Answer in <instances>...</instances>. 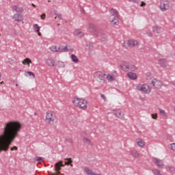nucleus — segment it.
<instances>
[{
  "instance_id": "obj_1",
  "label": "nucleus",
  "mask_w": 175,
  "mask_h": 175,
  "mask_svg": "<svg viewBox=\"0 0 175 175\" xmlns=\"http://www.w3.org/2000/svg\"><path fill=\"white\" fill-rule=\"evenodd\" d=\"M21 131V124L16 121L5 123L3 135H0V152L8 151L12 143L18 137Z\"/></svg>"
},
{
  "instance_id": "obj_2",
  "label": "nucleus",
  "mask_w": 175,
  "mask_h": 175,
  "mask_svg": "<svg viewBox=\"0 0 175 175\" xmlns=\"http://www.w3.org/2000/svg\"><path fill=\"white\" fill-rule=\"evenodd\" d=\"M73 102L77 107H79V109H83V110H85V109H87V103H88V102L85 99L75 97Z\"/></svg>"
},
{
  "instance_id": "obj_3",
  "label": "nucleus",
  "mask_w": 175,
  "mask_h": 175,
  "mask_svg": "<svg viewBox=\"0 0 175 175\" xmlns=\"http://www.w3.org/2000/svg\"><path fill=\"white\" fill-rule=\"evenodd\" d=\"M111 16L109 17L110 23H111L113 25H118V11L115 9H111Z\"/></svg>"
},
{
  "instance_id": "obj_4",
  "label": "nucleus",
  "mask_w": 175,
  "mask_h": 175,
  "mask_svg": "<svg viewBox=\"0 0 175 175\" xmlns=\"http://www.w3.org/2000/svg\"><path fill=\"white\" fill-rule=\"evenodd\" d=\"M55 113L51 111H49L46 113L45 121L47 122V124H49V125L53 126V125H54V121H55Z\"/></svg>"
},
{
  "instance_id": "obj_5",
  "label": "nucleus",
  "mask_w": 175,
  "mask_h": 175,
  "mask_svg": "<svg viewBox=\"0 0 175 175\" xmlns=\"http://www.w3.org/2000/svg\"><path fill=\"white\" fill-rule=\"evenodd\" d=\"M137 90L144 94H150L151 92V87L148 84L138 85H137Z\"/></svg>"
},
{
  "instance_id": "obj_6",
  "label": "nucleus",
  "mask_w": 175,
  "mask_h": 175,
  "mask_svg": "<svg viewBox=\"0 0 175 175\" xmlns=\"http://www.w3.org/2000/svg\"><path fill=\"white\" fill-rule=\"evenodd\" d=\"M106 76V74L105 72L101 71H98L94 72V77L95 79H96L97 81H99V83H102V81H105V77Z\"/></svg>"
},
{
  "instance_id": "obj_7",
  "label": "nucleus",
  "mask_w": 175,
  "mask_h": 175,
  "mask_svg": "<svg viewBox=\"0 0 175 175\" xmlns=\"http://www.w3.org/2000/svg\"><path fill=\"white\" fill-rule=\"evenodd\" d=\"M170 8V4L169 3V1L162 0L160 3V9L161 12H166V10H169Z\"/></svg>"
},
{
  "instance_id": "obj_8",
  "label": "nucleus",
  "mask_w": 175,
  "mask_h": 175,
  "mask_svg": "<svg viewBox=\"0 0 175 175\" xmlns=\"http://www.w3.org/2000/svg\"><path fill=\"white\" fill-rule=\"evenodd\" d=\"M68 51H73V49L70 46L66 45V46H59L57 47V53H68Z\"/></svg>"
},
{
  "instance_id": "obj_9",
  "label": "nucleus",
  "mask_w": 175,
  "mask_h": 175,
  "mask_svg": "<svg viewBox=\"0 0 175 175\" xmlns=\"http://www.w3.org/2000/svg\"><path fill=\"white\" fill-rule=\"evenodd\" d=\"M62 167H65V164H64V161H59L55 164V170L59 174H61V169Z\"/></svg>"
},
{
  "instance_id": "obj_10",
  "label": "nucleus",
  "mask_w": 175,
  "mask_h": 175,
  "mask_svg": "<svg viewBox=\"0 0 175 175\" xmlns=\"http://www.w3.org/2000/svg\"><path fill=\"white\" fill-rule=\"evenodd\" d=\"M96 36H97V38H98L101 42H106L107 40V36H106L105 32H103L102 30H99Z\"/></svg>"
},
{
  "instance_id": "obj_11",
  "label": "nucleus",
  "mask_w": 175,
  "mask_h": 175,
  "mask_svg": "<svg viewBox=\"0 0 175 175\" xmlns=\"http://www.w3.org/2000/svg\"><path fill=\"white\" fill-rule=\"evenodd\" d=\"M88 31L91 33H94L96 36H97L98 32H99V31H98V29L96 28V26L92 23L89 24Z\"/></svg>"
},
{
  "instance_id": "obj_12",
  "label": "nucleus",
  "mask_w": 175,
  "mask_h": 175,
  "mask_svg": "<svg viewBox=\"0 0 175 175\" xmlns=\"http://www.w3.org/2000/svg\"><path fill=\"white\" fill-rule=\"evenodd\" d=\"M151 84L152 85H153V87H154V88H161V87H162V81L154 79V80H152L151 81Z\"/></svg>"
},
{
  "instance_id": "obj_13",
  "label": "nucleus",
  "mask_w": 175,
  "mask_h": 175,
  "mask_svg": "<svg viewBox=\"0 0 175 175\" xmlns=\"http://www.w3.org/2000/svg\"><path fill=\"white\" fill-rule=\"evenodd\" d=\"M127 44L129 47H139V42L136 40H129Z\"/></svg>"
},
{
  "instance_id": "obj_14",
  "label": "nucleus",
  "mask_w": 175,
  "mask_h": 175,
  "mask_svg": "<svg viewBox=\"0 0 175 175\" xmlns=\"http://www.w3.org/2000/svg\"><path fill=\"white\" fill-rule=\"evenodd\" d=\"M152 161H153L154 163H155V165H157V166H158V167L162 168L165 165L163 164V161L159 159L152 157Z\"/></svg>"
},
{
  "instance_id": "obj_15",
  "label": "nucleus",
  "mask_w": 175,
  "mask_h": 175,
  "mask_svg": "<svg viewBox=\"0 0 175 175\" xmlns=\"http://www.w3.org/2000/svg\"><path fill=\"white\" fill-rule=\"evenodd\" d=\"M130 64H131L126 62H124L123 64L120 66V69H122V70H124V72H129Z\"/></svg>"
},
{
  "instance_id": "obj_16",
  "label": "nucleus",
  "mask_w": 175,
  "mask_h": 175,
  "mask_svg": "<svg viewBox=\"0 0 175 175\" xmlns=\"http://www.w3.org/2000/svg\"><path fill=\"white\" fill-rule=\"evenodd\" d=\"M158 64H159L161 68H166L167 66V60L166 59H159Z\"/></svg>"
},
{
  "instance_id": "obj_17",
  "label": "nucleus",
  "mask_w": 175,
  "mask_h": 175,
  "mask_svg": "<svg viewBox=\"0 0 175 175\" xmlns=\"http://www.w3.org/2000/svg\"><path fill=\"white\" fill-rule=\"evenodd\" d=\"M12 18L15 21H17L18 23H20V21H23V14H15L12 16Z\"/></svg>"
},
{
  "instance_id": "obj_18",
  "label": "nucleus",
  "mask_w": 175,
  "mask_h": 175,
  "mask_svg": "<svg viewBox=\"0 0 175 175\" xmlns=\"http://www.w3.org/2000/svg\"><path fill=\"white\" fill-rule=\"evenodd\" d=\"M12 10H14V12H16V13H23V12H24V9L18 5H14L12 7Z\"/></svg>"
},
{
  "instance_id": "obj_19",
  "label": "nucleus",
  "mask_w": 175,
  "mask_h": 175,
  "mask_svg": "<svg viewBox=\"0 0 175 175\" xmlns=\"http://www.w3.org/2000/svg\"><path fill=\"white\" fill-rule=\"evenodd\" d=\"M130 154L132 155V157H133V158H139V157H140V153H139V151L135 149L131 150Z\"/></svg>"
},
{
  "instance_id": "obj_20",
  "label": "nucleus",
  "mask_w": 175,
  "mask_h": 175,
  "mask_svg": "<svg viewBox=\"0 0 175 175\" xmlns=\"http://www.w3.org/2000/svg\"><path fill=\"white\" fill-rule=\"evenodd\" d=\"M86 50L89 51V53H91L92 50H94V44L92 42H87L86 43Z\"/></svg>"
},
{
  "instance_id": "obj_21",
  "label": "nucleus",
  "mask_w": 175,
  "mask_h": 175,
  "mask_svg": "<svg viewBox=\"0 0 175 175\" xmlns=\"http://www.w3.org/2000/svg\"><path fill=\"white\" fill-rule=\"evenodd\" d=\"M127 76L131 80H136L137 79V75H136V73H134V72H130L127 74Z\"/></svg>"
},
{
  "instance_id": "obj_22",
  "label": "nucleus",
  "mask_w": 175,
  "mask_h": 175,
  "mask_svg": "<svg viewBox=\"0 0 175 175\" xmlns=\"http://www.w3.org/2000/svg\"><path fill=\"white\" fill-rule=\"evenodd\" d=\"M113 114L116 117H118V118H124V115H122L120 109L116 110Z\"/></svg>"
},
{
  "instance_id": "obj_23",
  "label": "nucleus",
  "mask_w": 175,
  "mask_h": 175,
  "mask_svg": "<svg viewBox=\"0 0 175 175\" xmlns=\"http://www.w3.org/2000/svg\"><path fill=\"white\" fill-rule=\"evenodd\" d=\"M152 31L154 33H161V27L159 26H153Z\"/></svg>"
},
{
  "instance_id": "obj_24",
  "label": "nucleus",
  "mask_w": 175,
  "mask_h": 175,
  "mask_svg": "<svg viewBox=\"0 0 175 175\" xmlns=\"http://www.w3.org/2000/svg\"><path fill=\"white\" fill-rule=\"evenodd\" d=\"M64 161H66L65 165H70L71 166H73V164H72L73 163V161L72 160V158H66L64 159Z\"/></svg>"
},
{
  "instance_id": "obj_25",
  "label": "nucleus",
  "mask_w": 175,
  "mask_h": 175,
  "mask_svg": "<svg viewBox=\"0 0 175 175\" xmlns=\"http://www.w3.org/2000/svg\"><path fill=\"white\" fill-rule=\"evenodd\" d=\"M46 64L49 66H54L55 62L53 59H46Z\"/></svg>"
},
{
  "instance_id": "obj_26",
  "label": "nucleus",
  "mask_w": 175,
  "mask_h": 175,
  "mask_svg": "<svg viewBox=\"0 0 175 175\" xmlns=\"http://www.w3.org/2000/svg\"><path fill=\"white\" fill-rule=\"evenodd\" d=\"M84 170L85 172V173L88 175H94V172L92 171V170H90L88 167H85L84 168Z\"/></svg>"
},
{
  "instance_id": "obj_27",
  "label": "nucleus",
  "mask_w": 175,
  "mask_h": 175,
  "mask_svg": "<svg viewBox=\"0 0 175 175\" xmlns=\"http://www.w3.org/2000/svg\"><path fill=\"white\" fill-rule=\"evenodd\" d=\"M71 59L72 60V62H75V64H77L79 62V58H77V56L75 55H71Z\"/></svg>"
},
{
  "instance_id": "obj_28",
  "label": "nucleus",
  "mask_w": 175,
  "mask_h": 175,
  "mask_svg": "<svg viewBox=\"0 0 175 175\" xmlns=\"http://www.w3.org/2000/svg\"><path fill=\"white\" fill-rule=\"evenodd\" d=\"M25 76H29L31 79H35V74L31 71H28L25 73Z\"/></svg>"
},
{
  "instance_id": "obj_29",
  "label": "nucleus",
  "mask_w": 175,
  "mask_h": 175,
  "mask_svg": "<svg viewBox=\"0 0 175 175\" xmlns=\"http://www.w3.org/2000/svg\"><path fill=\"white\" fill-rule=\"evenodd\" d=\"M159 111L161 116H163V117H167V115L166 114V111H165V110L159 108Z\"/></svg>"
},
{
  "instance_id": "obj_30",
  "label": "nucleus",
  "mask_w": 175,
  "mask_h": 175,
  "mask_svg": "<svg viewBox=\"0 0 175 175\" xmlns=\"http://www.w3.org/2000/svg\"><path fill=\"white\" fill-rule=\"evenodd\" d=\"M129 70H132V72H136V70H137V67L133 64H130Z\"/></svg>"
},
{
  "instance_id": "obj_31",
  "label": "nucleus",
  "mask_w": 175,
  "mask_h": 175,
  "mask_svg": "<svg viewBox=\"0 0 175 175\" xmlns=\"http://www.w3.org/2000/svg\"><path fill=\"white\" fill-rule=\"evenodd\" d=\"M83 143L88 144V146L91 145V140L85 137H83Z\"/></svg>"
},
{
  "instance_id": "obj_32",
  "label": "nucleus",
  "mask_w": 175,
  "mask_h": 175,
  "mask_svg": "<svg viewBox=\"0 0 175 175\" xmlns=\"http://www.w3.org/2000/svg\"><path fill=\"white\" fill-rule=\"evenodd\" d=\"M31 62H32V61L30 59L26 58L25 59L23 60V64L28 65V64H31Z\"/></svg>"
},
{
  "instance_id": "obj_33",
  "label": "nucleus",
  "mask_w": 175,
  "mask_h": 175,
  "mask_svg": "<svg viewBox=\"0 0 175 175\" xmlns=\"http://www.w3.org/2000/svg\"><path fill=\"white\" fill-rule=\"evenodd\" d=\"M33 29L36 31V32H40V27H39L38 24H34Z\"/></svg>"
},
{
  "instance_id": "obj_34",
  "label": "nucleus",
  "mask_w": 175,
  "mask_h": 175,
  "mask_svg": "<svg viewBox=\"0 0 175 175\" xmlns=\"http://www.w3.org/2000/svg\"><path fill=\"white\" fill-rule=\"evenodd\" d=\"M51 51H53V53H58V47H57V46H52L51 47Z\"/></svg>"
},
{
  "instance_id": "obj_35",
  "label": "nucleus",
  "mask_w": 175,
  "mask_h": 175,
  "mask_svg": "<svg viewBox=\"0 0 175 175\" xmlns=\"http://www.w3.org/2000/svg\"><path fill=\"white\" fill-rule=\"evenodd\" d=\"M137 145L139 146V147H144L145 146L144 142L142 139L137 141Z\"/></svg>"
},
{
  "instance_id": "obj_36",
  "label": "nucleus",
  "mask_w": 175,
  "mask_h": 175,
  "mask_svg": "<svg viewBox=\"0 0 175 175\" xmlns=\"http://www.w3.org/2000/svg\"><path fill=\"white\" fill-rule=\"evenodd\" d=\"M107 79L109 81H114V77L111 75H107Z\"/></svg>"
},
{
  "instance_id": "obj_37",
  "label": "nucleus",
  "mask_w": 175,
  "mask_h": 175,
  "mask_svg": "<svg viewBox=\"0 0 175 175\" xmlns=\"http://www.w3.org/2000/svg\"><path fill=\"white\" fill-rule=\"evenodd\" d=\"M153 173L154 175H162L161 174V172L158 170H154Z\"/></svg>"
},
{
  "instance_id": "obj_38",
  "label": "nucleus",
  "mask_w": 175,
  "mask_h": 175,
  "mask_svg": "<svg viewBox=\"0 0 175 175\" xmlns=\"http://www.w3.org/2000/svg\"><path fill=\"white\" fill-rule=\"evenodd\" d=\"M58 65L60 68H65V64L62 62H59Z\"/></svg>"
},
{
  "instance_id": "obj_39",
  "label": "nucleus",
  "mask_w": 175,
  "mask_h": 175,
  "mask_svg": "<svg viewBox=\"0 0 175 175\" xmlns=\"http://www.w3.org/2000/svg\"><path fill=\"white\" fill-rule=\"evenodd\" d=\"M151 116H152V118H153V120H157L158 118V114L157 113H153Z\"/></svg>"
},
{
  "instance_id": "obj_40",
  "label": "nucleus",
  "mask_w": 175,
  "mask_h": 175,
  "mask_svg": "<svg viewBox=\"0 0 175 175\" xmlns=\"http://www.w3.org/2000/svg\"><path fill=\"white\" fill-rule=\"evenodd\" d=\"M77 35L79 38H83V36H84V33L83 32H81V31L78 32Z\"/></svg>"
},
{
  "instance_id": "obj_41",
  "label": "nucleus",
  "mask_w": 175,
  "mask_h": 175,
  "mask_svg": "<svg viewBox=\"0 0 175 175\" xmlns=\"http://www.w3.org/2000/svg\"><path fill=\"white\" fill-rule=\"evenodd\" d=\"M55 16H57L59 20H62V14H55Z\"/></svg>"
},
{
  "instance_id": "obj_42",
  "label": "nucleus",
  "mask_w": 175,
  "mask_h": 175,
  "mask_svg": "<svg viewBox=\"0 0 175 175\" xmlns=\"http://www.w3.org/2000/svg\"><path fill=\"white\" fill-rule=\"evenodd\" d=\"M171 150L175 152V143L171 144Z\"/></svg>"
},
{
  "instance_id": "obj_43",
  "label": "nucleus",
  "mask_w": 175,
  "mask_h": 175,
  "mask_svg": "<svg viewBox=\"0 0 175 175\" xmlns=\"http://www.w3.org/2000/svg\"><path fill=\"white\" fill-rule=\"evenodd\" d=\"M81 136H83V137H85V136H87V132H85V131H81Z\"/></svg>"
},
{
  "instance_id": "obj_44",
  "label": "nucleus",
  "mask_w": 175,
  "mask_h": 175,
  "mask_svg": "<svg viewBox=\"0 0 175 175\" xmlns=\"http://www.w3.org/2000/svg\"><path fill=\"white\" fill-rule=\"evenodd\" d=\"M17 151V150H18V148H17V146H13L12 148H11V151Z\"/></svg>"
},
{
  "instance_id": "obj_45",
  "label": "nucleus",
  "mask_w": 175,
  "mask_h": 175,
  "mask_svg": "<svg viewBox=\"0 0 175 175\" xmlns=\"http://www.w3.org/2000/svg\"><path fill=\"white\" fill-rule=\"evenodd\" d=\"M129 2H133V3H139V0H129Z\"/></svg>"
},
{
  "instance_id": "obj_46",
  "label": "nucleus",
  "mask_w": 175,
  "mask_h": 175,
  "mask_svg": "<svg viewBox=\"0 0 175 175\" xmlns=\"http://www.w3.org/2000/svg\"><path fill=\"white\" fill-rule=\"evenodd\" d=\"M36 161L38 162H40V161H43V158L42 157H36Z\"/></svg>"
},
{
  "instance_id": "obj_47",
  "label": "nucleus",
  "mask_w": 175,
  "mask_h": 175,
  "mask_svg": "<svg viewBox=\"0 0 175 175\" xmlns=\"http://www.w3.org/2000/svg\"><path fill=\"white\" fill-rule=\"evenodd\" d=\"M40 17H41V18L42 19V20H44L45 18H46V14H42L41 16H40Z\"/></svg>"
},
{
  "instance_id": "obj_48",
  "label": "nucleus",
  "mask_w": 175,
  "mask_h": 175,
  "mask_svg": "<svg viewBox=\"0 0 175 175\" xmlns=\"http://www.w3.org/2000/svg\"><path fill=\"white\" fill-rule=\"evenodd\" d=\"M140 6H141V8L146 6V3L144 1H142Z\"/></svg>"
},
{
  "instance_id": "obj_49",
  "label": "nucleus",
  "mask_w": 175,
  "mask_h": 175,
  "mask_svg": "<svg viewBox=\"0 0 175 175\" xmlns=\"http://www.w3.org/2000/svg\"><path fill=\"white\" fill-rule=\"evenodd\" d=\"M100 97L103 98V99H104V100H106V96H105V94H100Z\"/></svg>"
},
{
  "instance_id": "obj_50",
  "label": "nucleus",
  "mask_w": 175,
  "mask_h": 175,
  "mask_svg": "<svg viewBox=\"0 0 175 175\" xmlns=\"http://www.w3.org/2000/svg\"><path fill=\"white\" fill-rule=\"evenodd\" d=\"M146 33L148 35V36H152V33L150 32V31H147Z\"/></svg>"
},
{
  "instance_id": "obj_51",
  "label": "nucleus",
  "mask_w": 175,
  "mask_h": 175,
  "mask_svg": "<svg viewBox=\"0 0 175 175\" xmlns=\"http://www.w3.org/2000/svg\"><path fill=\"white\" fill-rule=\"evenodd\" d=\"M173 167H167V170H170V171H172V170H173Z\"/></svg>"
},
{
  "instance_id": "obj_52",
  "label": "nucleus",
  "mask_w": 175,
  "mask_h": 175,
  "mask_svg": "<svg viewBox=\"0 0 175 175\" xmlns=\"http://www.w3.org/2000/svg\"><path fill=\"white\" fill-rule=\"evenodd\" d=\"M113 76H116V77L118 76L117 71H116V70L113 71Z\"/></svg>"
},
{
  "instance_id": "obj_53",
  "label": "nucleus",
  "mask_w": 175,
  "mask_h": 175,
  "mask_svg": "<svg viewBox=\"0 0 175 175\" xmlns=\"http://www.w3.org/2000/svg\"><path fill=\"white\" fill-rule=\"evenodd\" d=\"M31 5H32L33 8H36V5L33 3H32Z\"/></svg>"
},
{
  "instance_id": "obj_54",
  "label": "nucleus",
  "mask_w": 175,
  "mask_h": 175,
  "mask_svg": "<svg viewBox=\"0 0 175 175\" xmlns=\"http://www.w3.org/2000/svg\"><path fill=\"white\" fill-rule=\"evenodd\" d=\"M93 175H100V174L94 172V174H93Z\"/></svg>"
},
{
  "instance_id": "obj_55",
  "label": "nucleus",
  "mask_w": 175,
  "mask_h": 175,
  "mask_svg": "<svg viewBox=\"0 0 175 175\" xmlns=\"http://www.w3.org/2000/svg\"><path fill=\"white\" fill-rule=\"evenodd\" d=\"M38 33L39 36H40V35H42V33L39 31L38 32Z\"/></svg>"
},
{
  "instance_id": "obj_56",
  "label": "nucleus",
  "mask_w": 175,
  "mask_h": 175,
  "mask_svg": "<svg viewBox=\"0 0 175 175\" xmlns=\"http://www.w3.org/2000/svg\"><path fill=\"white\" fill-rule=\"evenodd\" d=\"M0 84H4V82H3V81H1V82L0 83Z\"/></svg>"
},
{
  "instance_id": "obj_57",
  "label": "nucleus",
  "mask_w": 175,
  "mask_h": 175,
  "mask_svg": "<svg viewBox=\"0 0 175 175\" xmlns=\"http://www.w3.org/2000/svg\"><path fill=\"white\" fill-rule=\"evenodd\" d=\"M38 113L36 112L34 113V116H37Z\"/></svg>"
},
{
  "instance_id": "obj_58",
  "label": "nucleus",
  "mask_w": 175,
  "mask_h": 175,
  "mask_svg": "<svg viewBox=\"0 0 175 175\" xmlns=\"http://www.w3.org/2000/svg\"><path fill=\"white\" fill-rule=\"evenodd\" d=\"M55 20H57V16L55 17Z\"/></svg>"
},
{
  "instance_id": "obj_59",
  "label": "nucleus",
  "mask_w": 175,
  "mask_h": 175,
  "mask_svg": "<svg viewBox=\"0 0 175 175\" xmlns=\"http://www.w3.org/2000/svg\"><path fill=\"white\" fill-rule=\"evenodd\" d=\"M1 72H0V80H1Z\"/></svg>"
},
{
  "instance_id": "obj_60",
  "label": "nucleus",
  "mask_w": 175,
  "mask_h": 175,
  "mask_svg": "<svg viewBox=\"0 0 175 175\" xmlns=\"http://www.w3.org/2000/svg\"><path fill=\"white\" fill-rule=\"evenodd\" d=\"M0 36H1V33H0Z\"/></svg>"
}]
</instances>
